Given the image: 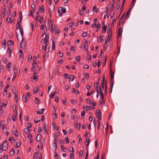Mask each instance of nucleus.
<instances>
[{
    "instance_id": "13d9d810",
    "label": "nucleus",
    "mask_w": 159,
    "mask_h": 159,
    "mask_svg": "<svg viewBox=\"0 0 159 159\" xmlns=\"http://www.w3.org/2000/svg\"><path fill=\"white\" fill-rule=\"evenodd\" d=\"M31 7L32 8H34V12L35 10V5L34 4H32L31 5Z\"/></svg>"
},
{
    "instance_id": "f257e3e1",
    "label": "nucleus",
    "mask_w": 159,
    "mask_h": 159,
    "mask_svg": "<svg viewBox=\"0 0 159 159\" xmlns=\"http://www.w3.org/2000/svg\"><path fill=\"white\" fill-rule=\"evenodd\" d=\"M50 21L52 23L51 24V26L52 31H53L55 34L60 33V30L55 25H54L52 21L50 20Z\"/></svg>"
},
{
    "instance_id": "c85d7f7f",
    "label": "nucleus",
    "mask_w": 159,
    "mask_h": 159,
    "mask_svg": "<svg viewBox=\"0 0 159 159\" xmlns=\"http://www.w3.org/2000/svg\"><path fill=\"white\" fill-rule=\"evenodd\" d=\"M52 49L53 50H54L55 49V43L54 41L53 40H52Z\"/></svg>"
},
{
    "instance_id": "20e7f679",
    "label": "nucleus",
    "mask_w": 159,
    "mask_h": 159,
    "mask_svg": "<svg viewBox=\"0 0 159 159\" xmlns=\"http://www.w3.org/2000/svg\"><path fill=\"white\" fill-rule=\"evenodd\" d=\"M1 17L3 18L5 16L6 12V7L5 6H3L2 8Z\"/></svg>"
},
{
    "instance_id": "4c0bfd02",
    "label": "nucleus",
    "mask_w": 159,
    "mask_h": 159,
    "mask_svg": "<svg viewBox=\"0 0 159 159\" xmlns=\"http://www.w3.org/2000/svg\"><path fill=\"white\" fill-rule=\"evenodd\" d=\"M31 78L33 79V80H35L36 81L38 80V78L36 76H33L31 77Z\"/></svg>"
},
{
    "instance_id": "e2e57ef3",
    "label": "nucleus",
    "mask_w": 159,
    "mask_h": 159,
    "mask_svg": "<svg viewBox=\"0 0 159 159\" xmlns=\"http://www.w3.org/2000/svg\"><path fill=\"white\" fill-rule=\"evenodd\" d=\"M14 134L16 136H19V133L16 130L15 132V133Z\"/></svg>"
},
{
    "instance_id": "0eeeda50",
    "label": "nucleus",
    "mask_w": 159,
    "mask_h": 159,
    "mask_svg": "<svg viewBox=\"0 0 159 159\" xmlns=\"http://www.w3.org/2000/svg\"><path fill=\"white\" fill-rule=\"evenodd\" d=\"M96 112L97 113L96 116L98 118L99 120H101V112L100 110H98V111H97Z\"/></svg>"
},
{
    "instance_id": "4d7b16f0",
    "label": "nucleus",
    "mask_w": 159,
    "mask_h": 159,
    "mask_svg": "<svg viewBox=\"0 0 159 159\" xmlns=\"http://www.w3.org/2000/svg\"><path fill=\"white\" fill-rule=\"evenodd\" d=\"M108 7L107 6L106 7V11H105V13L106 14V15L107 14L108 11Z\"/></svg>"
},
{
    "instance_id": "aec40b11",
    "label": "nucleus",
    "mask_w": 159,
    "mask_h": 159,
    "mask_svg": "<svg viewBox=\"0 0 159 159\" xmlns=\"http://www.w3.org/2000/svg\"><path fill=\"white\" fill-rule=\"evenodd\" d=\"M21 23H20V22H17L16 24V29L17 30L19 29H20V28H22L21 27Z\"/></svg>"
},
{
    "instance_id": "2f4dec72",
    "label": "nucleus",
    "mask_w": 159,
    "mask_h": 159,
    "mask_svg": "<svg viewBox=\"0 0 159 159\" xmlns=\"http://www.w3.org/2000/svg\"><path fill=\"white\" fill-rule=\"evenodd\" d=\"M52 146L55 149H56L57 148V143L54 142L52 144Z\"/></svg>"
},
{
    "instance_id": "7c9ffc66",
    "label": "nucleus",
    "mask_w": 159,
    "mask_h": 159,
    "mask_svg": "<svg viewBox=\"0 0 159 159\" xmlns=\"http://www.w3.org/2000/svg\"><path fill=\"white\" fill-rule=\"evenodd\" d=\"M35 102L36 104H39L40 103V101L39 99L37 98H35Z\"/></svg>"
},
{
    "instance_id": "de8ad7c7",
    "label": "nucleus",
    "mask_w": 159,
    "mask_h": 159,
    "mask_svg": "<svg viewBox=\"0 0 159 159\" xmlns=\"http://www.w3.org/2000/svg\"><path fill=\"white\" fill-rule=\"evenodd\" d=\"M80 56H78L76 57V60L77 62H79L80 61Z\"/></svg>"
},
{
    "instance_id": "864d4df0",
    "label": "nucleus",
    "mask_w": 159,
    "mask_h": 159,
    "mask_svg": "<svg viewBox=\"0 0 159 159\" xmlns=\"http://www.w3.org/2000/svg\"><path fill=\"white\" fill-rule=\"evenodd\" d=\"M44 39H45V40H46L47 42H48L49 39V37L48 36H47L46 34H45V36Z\"/></svg>"
},
{
    "instance_id": "6e6552de",
    "label": "nucleus",
    "mask_w": 159,
    "mask_h": 159,
    "mask_svg": "<svg viewBox=\"0 0 159 159\" xmlns=\"http://www.w3.org/2000/svg\"><path fill=\"white\" fill-rule=\"evenodd\" d=\"M122 29L120 27L118 28V33L117 35V37L119 38L120 37H121L122 36Z\"/></svg>"
},
{
    "instance_id": "4be33fe9",
    "label": "nucleus",
    "mask_w": 159,
    "mask_h": 159,
    "mask_svg": "<svg viewBox=\"0 0 159 159\" xmlns=\"http://www.w3.org/2000/svg\"><path fill=\"white\" fill-rule=\"evenodd\" d=\"M22 98L24 102H26L27 101V98L26 96L25 95H22Z\"/></svg>"
},
{
    "instance_id": "f704fd0d",
    "label": "nucleus",
    "mask_w": 159,
    "mask_h": 159,
    "mask_svg": "<svg viewBox=\"0 0 159 159\" xmlns=\"http://www.w3.org/2000/svg\"><path fill=\"white\" fill-rule=\"evenodd\" d=\"M56 91L55 93H51V94L50 95V98L52 99L53 98L55 94H56Z\"/></svg>"
},
{
    "instance_id": "6ab92c4d",
    "label": "nucleus",
    "mask_w": 159,
    "mask_h": 159,
    "mask_svg": "<svg viewBox=\"0 0 159 159\" xmlns=\"http://www.w3.org/2000/svg\"><path fill=\"white\" fill-rule=\"evenodd\" d=\"M24 132L27 134H29L30 132V129L28 128H26L24 129Z\"/></svg>"
},
{
    "instance_id": "2eb2a0df",
    "label": "nucleus",
    "mask_w": 159,
    "mask_h": 159,
    "mask_svg": "<svg viewBox=\"0 0 159 159\" xmlns=\"http://www.w3.org/2000/svg\"><path fill=\"white\" fill-rule=\"evenodd\" d=\"M99 89H100L99 91H100V95L101 96V98H102V101H103V97H104L102 91L101 87H100Z\"/></svg>"
},
{
    "instance_id": "7ed1b4c3",
    "label": "nucleus",
    "mask_w": 159,
    "mask_h": 159,
    "mask_svg": "<svg viewBox=\"0 0 159 159\" xmlns=\"http://www.w3.org/2000/svg\"><path fill=\"white\" fill-rule=\"evenodd\" d=\"M2 149L4 151H5L7 149L8 146L7 140L2 143Z\"/></svg>"
},
{
    "instance_id": "b1692460",
    "label": "nucleus",
    "mask_w": 159,
    "mask_h": 159,
    "mask_svg": "<svg viewBox=\"0 0 159 159\" xmlns=\"http://www.w3.org/2000/svg\"><path fill=\"white\" fill-rule=\"evenodd\" d=\"M103 37L104 36H103L100 35L99 36L100 41H99L98 40V43H100L102 42L103 41Z\"/></svg>"
},
{
    "instance_id": "393cba45",
    "label": "nucleus",
    "mask_w": 159,
    "mask_h": 159,
    "mask_svg": "<svg viewBox=\"0 0 159 159\" xmlns=\"http://www.w3.org/2000/svg\"><path fill=\"white\" fill-rule=\"evenodd\" d=\"M39 156V153L35 152L34 155L33 159H37Z\"/></svg>"
},
{
    "instance_id": "ea45409f",
    "label": "nucleus",
    "mask_w": 159,
    "mask_h": 159,
    "mask_svg": "<svg viewBox=\"0 0 159 159\" xmlns=\"http://www.w3.org/2000/svg\"><path fill=\"white\" fill-rule=\"evenodd\" d=\"M12 63L11 62H9L7 65L6 67L7 68H10L11 66Z\"/></svg>"
},
{
    "instance_id": "423d86ee",
    "label": "nucleus",
    "mask_w": 159,
    "mask_h": 159,
    "mask_svg": "<svg viewBox=\"0 0 159 159\" xmlns=\"http://www.w3.org/2000/svg\"><path fill=\"white\" fill-rule=\"evenodd\" d=\"M14 88H15V90H16L14 92L13 91V93H14L15 95V99L16 101V102H17V95H18V91L17 90H16V87H14Z\"/></svg>"
},
{
    "instance_id": "6e6d98bb",
    "label": "nucleus",
    "mask_w": 159,
    "mask_h": 159,
    "mask_svg": "<svg viewBox=\"0 0 159 159\" xmlns=\"http://www.w3.org/2000/svg\"><path fill=\"white\" fill-rule=\"evenodd\" d=\"M89 68V66L87 64H85L84 66V68L85 69H88Z\"/></svg>"
},
{
    "instance_id": "0e129e2a",
    "label": "nucleus",
    "mask_w": 159,
    "mask_h": 159,
    "mask_svg": "<svg viewBox=\"0 0 159 159\" xmlns=\"http://www.w3.org/2000/svg\"><path fill=\"white\" fill-rule=\"evenodd\" d=\"M71 47V50L73 51H75V47L74 45H72L70 46Z\"/></svg>"
},
{
    "instance_id": "3c124183",
    "label": "nucleus",
    "mask_w": 159,
    "mask_h": 159,
    "mask_svg": "<svg viewBox=\"0 0 159 159\" xmlns=\"http://www.w3.org/2000/svg\"><path fill=\"white\" fill-rule=\"evenodd\" d=\"M47 43H46L45 44V46H43L42 48V49L43 50H44L45 51L46 49L47 46Z\"/></svg>"
},
{
    "instance_id": "37998d69",
    "label": "nucleus",
    "mask_w": 159,
    "mask_h": 159,
    "mask_svg": "<svg viewBox=\"0 0 159 159\" xmlns=\"http://www.w3.org/2000/svg\"><path fill=\"white\" fill-rule=\"evenodd\" d=\"M43 17H41L40 18V19H39V22L41 24H42L43 23Z\"/></svg>"
},
{
    "instance_id": "4468645a",
    "label": "nucleus",
    "mask_w": 159,
    "mask_h": 159,
    "mask_svg": "<svg viewBox=\"0 0 159 159\" xmlns=\"http://www.w3.org/2000/svg\"><path fill=\"white\" fill-rule=\"evenodd\" d=\"M37 65V64L36 62H34L32 65V66L31 68V71H34L35 70V67Z\"/></svg>"
},
{
    "instance_id": "39448f33",
    "label": "nucleus",
    "mask_w": 159,
    "mask_h": 159,
    "mask_svg": "<svg viewBox=\"0 0 159 159\" xmlns=\"http://www.w3.org/2000/svg\"><path fill=\"white\" fill-rule=\"evenodd\" d=\"M22 40L20 43V47L21 48H24L25 46V41L24 40L23 38H22Z\"/></svg>"
},
{
    "instance_id": "69168bd1",
    "label": "nucleus",
    "mask_w": 159,
    "mask_h": 159,
    "mask_svg": "<svg viewBox=\"0 0 159 159\" xmlns=\"http://www.w3.org/2000/svg\"><path fill=\"white\" fill-rule=\"evenodd\" d=\"M75 127H77L78 125V122L77 121H75Z\"/></svg>"
},
{
    "instance_id": "9d476101",
    "label": "nucleus",
    "mask_w": 159,
    "mask_h": 159,
    "mask_svg": "<svg viewBox=\"0 0 159 159\" xmlns=\"http://www.w3.org/2000/svg\"><path fill=\"white\" fill-rule=\"evenodd\" d=\"M114 81L113 80H111L110 81V84L111 85L110 86V93H111L112 92V89L113 88V86L114 85Z\"/></svg>"
},
{
    "instance_id": "a878e982",
    "label": "nucleus",
    "mask_w": 159,
    "mask_h": 159,
    "mask_svg": "<svg viewBox=\"0 0 159 159\" xmlns=\"http://www.w3.org/2000/svg\"><path fill=\"white\" fill-rule=\"evenodd\" d=\"M15 153V150L12 148L10 152V154L11 156H12L14 155Z\"/></svg>"
},
{
    "instance_id": "f3484780",
    "label": "nucleus",
    "mask_w": 159,
    "mask_h": 159,
    "mask_svg": "<svg viewBox=\"0 0 159 159\" xmlns=\"http://www.w3.org/2000/svg\"><path fill=\"white\" fill-rule=\"evenodd\" d=\"M41 138V134H38L36 137V140L38 141H40Z\"/></svg>"
},
{
    "instance_id": "a18cd8bd",
    "label": "nucleus",
    "mask_w": 159,
    "mask_h": 159,
    "mask_svg": "<svg viewBox=\"0 0 159 159\" xmlns=\"http://www.w3.org/2000/svg\"><path fill=\"white\" fill-rule=\"evenodd\" d=\"M32 57V56L31 55L29 54L28 55V61H30L31 60Z\"/></svg>"
},
{
    "instance_id": "a211bd4d",
    "label": "nucleus",
    "mask_w": 159,
    "mask_h": 159,
    "mask_svg": "<svg viewBox=\"0 0 159 159\" xmlns=\"http://www.w3.org/2000/svg\"><path fill=\"white\" fill-rule=\"evenodd\" d=\"M107 30V26H104L102 27V33L104 34L106 32Z\"/></svg>"
},
{
    "instance_id": "412c9836",
    "label": "nucleus",
    "mask_w": 159,
    "mask_h": 159,
    "mask_svg": "<svg viewBox=\"0 0 159 159\" xmlns=\"http://www.w3.org/2000/svg\"><path fill=\"white\" fill-rule=\"evenodd\" d=\"M120 3L119 2H116V10L117 11L118 10L120 7Z\"/></svg>"
},
{
    "instance_id": "dca6fc26",
    "label": "nucleus",
    "mask_w": 159,
    "mask_h": 159,
    "mask_svg": "<svg viewBox=\"0 0 159 159\" xmlns=\"http://www.w3.org/2000/svg\"><path fill=\"white\" fill-rule=\"evenodd\" d=\"M110 79L111 80H113L114 79V73L111 70H110Z\"/></svg>"
},
{
    "instance_id": "774afa93",
    "label": "nucleus",
    "mask_w": 159,
    "mask_h": 159,
    "mask_svg": "<svg viewBox=\"0 0 159 159\" xmlns=\"http://www.w3.org/2000/svg\"><path fill=\"white\" fill-rule=\"evenodd\" d=\"M16 116H12V119L14 121H15V120L16 119Z\"/></svg>"
},
{
    "instance_id": "f8f14e48",
    "label": "nucleus",
    "mask_w": 159,
    "mask_h": 159,
    "mask_svg": "<svg viewBox=\"0 0 159 159\" xmlns=\"http://www.w3.org/2000/svg\"><path fill=\"white\" fill-rule=\"evenodd\" d=\"M39 11L40 12H41L42 11L44 13L45 11L44 6L43 5H42L41 7H39Z\"/></svg>"
},
{
    "instance_id": "1a4fd4ad",
    "label": "nucleus",
    "mask_w": 159,
    "mask_h": 159,
    "mask_svg": "<svg viewBox=\"0 0 159 159\" xmlns=\"http://www.w3.org/2000/svg\"><path fill=\"white\" fill-rule=\"evenodd\" d=\"M132 8H131V7L129 8L128 10L126 16H125V19H127L128 18V16H129L130 12L131 11V9Z\"/></svg>"
},
{
    "instance_id": "603ef678",
    "label": "nucleus",
    "mask_w": 159,
    "mask_h": 159,
    "mask_svg": "<svg viewBox=\"0 0 159 159\" xmlns=\"http://www.w3.org/2000/svg\"><path fill=\"white\" fill-rule=\"evenodd\" d=\"M2 61L3 62L5 63H7V59L5 58H3Z\"/></svg>"
},
{
    "instance_id": "c9c22d12",
    "label": "nucleus",
    "mask_w": 159,
    "mask_h": 159,
    "mask_svg": "<svg viewBox=\"0 0 159 159\" xmlns=\"http://www.w3.org/2000/svg\"><path fill=\"white\" fill-rule=\"evenodd\" d=\"M69 80H71L70 81H72L74 79V76L73 75H70L69 78Z\"/></svg>"
},
{
    "instance_id": "473e14b6",
    "label": "nucleus",
    "mask_w": 159,
    "mask_h": 159,
    "mask_svg": "<svg viewBox=\"0 0 159 159\" xmlns=\"http://www.w3.org/2000/svg\"><path fill=\"white\" fill-rule=\"evenodd\" d=\"M136 0H132V2H131V4L130 5V7H131V8H133V7H134V3H135V2L136 1Z\"/></svg>"
},
{
    "instance_id": "c03bdc74",
    "label": "nucleus",
    "mask_w": 159,
    "mask_h": 159,
    "mask_svg": "<svg viewBox=\"0 0 159 159\" xmlns=\"http://www.w3.org/2000/svg\"><path fill=\"white\" fill-rule=\"evenodd\" d=\"M38 90H39L38 88H36V89L35 88H34V90L33 91V93H34L35 94L37 92Z\"/></svg>"
},
{
    "instance_id": "e433bc0d",
    "label": "nucleus",
    "mask_w": 159,
    "mask_h": 159,
    "mask_svg": "<svg viewBox=\"0 0 159 159\" xmlns=\"http://www.w3.org/2000/svg\"><path fill=\"white\" fill-rule=\"evenodd\" d=\"M8 140L9 141H11L12 143H13V142L11 141V140H13V142H14L15 139L13 137H9L8 139Z\"/></svg>"
},
{
    "instance_id": "8fccbe9b",
    "label": "nucleus",
    "mask_w": 159,
    "mask_h": 159,
    "mask_svg": "<svg viewBox=\"0 0 159 159\" xmlns=\"http://www.w3.org/2000/svg\"><path fill=\"white\" fill-rule=\"evenodd\" d=\"M115 2V0H112L111 1V8H112L113 7V4H114V2Z\"/></svg>"
},
{
    "instance_id": "bf43d9fd",
    "label": "nucleus",
    "mask_w": 159,
    "mask_h": 159,
    "mask_svg": "<svg viewBox=\"0 0 159 159\" xmlns=\"http://www.w3.org/2000/svg\"><path fill=\"white\" fill-rule=\"evenodd\" d=\"M84 13V11L82 10L80 11L79 14L81 16H82Z\"/></svg>"
},
{
    "instance_id": "5fc2aeb1",
    "label": "nucleus",
    "mask_w": 159,
    "mask_h": 159,
    "mask_svg": "<svg viewBox=\"0 0 159 159\" xmlns=\"http://www.w3.org/2000/svg\"><path fill=\"white\" fill-rule=\"evenodd\" d=\"M65 140L66 141L67 143H69V140L68 138L67 137H66L65 138Z\"/></svg>"
},
{
    "instance_id": "9b49d317",
    "label": "nucleus",
    "mask_w": 159,
    "mask_h": 159,
    "mask_svg": "<svg viewBox=\"0 0 159 159\" xmlns=\"http://www.w3.org/2000/svg\"><path fill=\"white\" fill-rule=\"evenodd\" d=\"M112 36V33L111 31V28L110 29V31L108 33V36L107 37L108 39H109V40H110L111 39V37Z\"/></svg>"
},
{
    "instance_id": "f03ea898",
    "label": "nucleus",
    "mask_w": 159,
    "mask_h": 159,
    "mask_svg": "<svg viewBox=\"0 0 159 159\" xmlns=\"http://www.w3.org/2000/svg\"><path fill=\"white\" fill-rule=\"evenodd\" d=\"M66 10L65 8H63L62 7H59L58 10L59 16H62V13H65L66 12Z\"/></svg>"
},
{
    "instance_id": "58836bf2",
    "label": "nucleus",
    "mask_w": 159,
    "mask_h": 159,
    "mask_svg": "<svg viewBox=\"0 0 159 159\" xmlns=\"http://www.w3.org/2000/svg\"><path fill=\"white\" fill-rule=\"evenodd\" d=\"M85 137H90V133H88L87 132H86L84 133Z\"/></svg>"
},
{
    "instance_id": "79ce46f5",
    "label": "nucleus",
    "mask_w": 159,
    "mask_h": 159,
    "mask_svg": "<svg viewBox=\"0 0 159 159\" xmlns=\"http://www.w3.org/2000/svg\"><path fill=\"white\" fill-rule=\"evenodd\" d=\"M70 159H74V154L72 153H70Z\"/></svg>"
},
{
    "instance_id": "72a5a7b5",
    "label": "nucleus",
    "mask_w": 159,
    "mask_h": 159,
    "mask_svg": "<svg viewBox=\"0 0 159 159\" xmlns=\"http://www.w3.org/2000/svg\"><path fill=\"white\" fill-rule=\"evenodd\" d=\"M114 14H115L114 11H111V12L110 15V16L111 18H112L114 16Z\"/></svg>"
},
{
    "instance_id": "338daca9",
    "label": "nucleus",
    "mask_w": 159,
    "mask_h": 159,
    "mask_svg": "<svg viewBox=\"0 0 159 159\" xmlns=\"http://www.w3.org/2000/svg\"><path fill=\"white\" fill-rule=\"evenodd\" d=\"M87 34V33L86 32H84L82 34V36L83 37H85L86 35Z\"/></svg>"
},
{
    "instance_id": "a19ab883",
    "label": "nucleus",
    "mask_w": 159,
    "mask_h": 159,
    "mask_svg": "<svg viewBox=\"0 0 159 159\" xmlns=\"http://www.w3.org/2000/svg\"><path fill=\"white\" fill-rule=\"evenodd\" d=\"M21 143L20 142H17L16 143V148H18L20 146Z\"/></svg>"
},
{
    "instance_id": "cd10ccee",
    "label": "nucleus",
    "mask_w": 159,
    "mask_h": 159,
    "mask_svg": "<svg viewBox=\"0 0 159 159\" xmlns=\"http://www.w3.org/2000/svg\"><path fill=\"white\" fill-rule=\"evenodd\" d=\"M20 30L22 37V38H23L24 32L23 29L22 28H20Z\"/></svg>"
},
{
    "instance_id": "09e8293b",
    "label": "nucleus",
    "mask_w": 159,
    "mask_h": 159,
    "mask_svg": "<svg viewBox=\"0 0 159 159\" xmlns=\"http://www.w3.org/2000/svg\"><path fill=\"white\" fill-rule=\"evenodd\" d=\"M81 116L82 117V118L83 119L85 116V112L84 111H82L81 112Z\"/></svg>"
},
{
    "instance_id": "c756f323",
    "label": "nucleus",
    "mask_w": 159,
    "mask_h": 159,
    "mask_svg": "<svg viewBox=\"0 0 159 159\" xmlns=\"http://www.w3.org/2000/svg\"><path fill=\"white\" fill-rule=\"evenodd\" d=\"M46 124L44 122L43 123V130L46 133H47V131L46 130Z\"/></svg>"
},
{
    "instance_id": "49530a36",
    "label": "nucleus",
    "mask_w": 159,
    "mask_h": 159,
    "mask_svg": "<svg viewBox=\"0 0 159 159\" xmlns=\"http://www.w3.org/2000/svg\"><path fill=\"white\" fill-rule=\"evenodd\" d=\"M5 121L4 120L1 121L0 122V126H3V125L5 124Z\"/></svg>"
},
{
    "instance_id": "052dcab7",
    "label": "nucleus",
    "mask_w": 159,
    "mask_h": 159,
    "mask_svg": "<svg viewBox=\"0 0 159 159\" xmlns=\"http://www.w3.org/2000/svg\"><path fill=\"white\" fill-rule=\"evenodd\" d=\"M6 43V40L4 39H3V41H2V43L3 45H5Z\"/></svg>"
},
{
    "instance_id": "bb28decb",
    "label": "nucleus",
    "mask_w": 159,
    "mask_h": 159,
    "mask_svg": "<svg viewBox=\"0 0 159 159\" xmlns=\"http://www.w3.org/2000/svg\"><path fill=\"white\" fill-rule=\"evenodd\" d=\"M108 47L107 44L104 43L103 47V50L105 51Z\"/></svg>"
},
{
    "instance_id": "680f3d73",
    "label": "nucleus",
    "mask_w": 159,
    "mask_h": 159,
    "mask_svg": "<svg viewBox=\"0 0 159 159\" xmlns=\"http://www.w3.org/2000/svg\"><path fill=\"white\" fill-rule=\"evenodd\" d=\"M68 75L66 73H65L63 75V77L65 79H67L68 78Z\"/></svg>"
},
{
    "instance_id": "5701e85b",
    "label": "nucleus",
    "mask_w": 159,
    "mask_h": 159,
    "mask_svg": "<svg viewBox=\"0 0 159 159\" xmlns=\"http://www.w3.org/2000/svg\"><path fill=\"white\" fill-rule=\"evenodd\" d=\"M11 15H9L8 16V17L7 18L6 20V21L7 23H9L11 20Z\"/></svg>"
},
{
    "instance_id": "ddd939ff",
    "label": "nucleus",
    "mask_w": 159,
    "mask_h": 159,
    "mask_svg": "<svg viewBox=\"0 0 159 159\" xmlns=\"http://www.w3.org/2000/svg\"><path fill=\"white\" fill-rule=\"evenodd\" d=\"M8 45L10 46H12L14 45V42L11 40H9L7 42Z\"/></svg>"
}]
</instances>
